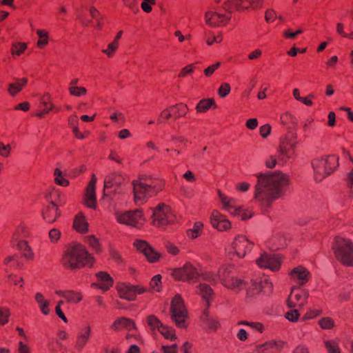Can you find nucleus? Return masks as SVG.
<instances>
[{"label":"nucleus","mask_w":353,"mask_h":353,"mask_svg":"<svg viewBox=\"0 0 353 353\" xmlns=\"http://www.w3.org/2000/svg\"><path fill=\"white\" fill-rule=\"evenodd\" d=\"M119 48V43H115L112 41L101 50V52L103 53L108 58H112L116 54Z\"/></svg>","instance_id":"nucleus-46"},{"label":"nucleus","mask_w":353,"mask_h":353,"mask_svg":"<svg viewBox=\"0 0 353 353\" xmlns=\"http://www.w3.org/2000/svg\"><path fill=\"white\" fill-rule=\"evenodd\" d=\"M253 199L261 208H269L281 197L290 182V176L281 171L259 172L256 174Z\"/></svg>","instance_id":"nucleus-1"},{"label":"nucleus","mask_w":353,"mask_h":353,"mask_svg":"<svg viewBox=\"0 0 353 353\" xmlns=\"http://www.w3.org/2000/svg\"><path fill=\"white\" fill-rule=\"evenodd\" d=\"M28 79L22 78L17 79L14 82L10 83L8 88V92L10 95L14 97L26 85Z\"/></svg>","instance_id":"nucleus-39"},{"label":"nucleus","mask_w":353,"mask_h":353,"mask_svg":"<svg viewBox=\"0 0 353 353\" xmlns=\"http://www.w3.org/2000/svg\"><path fill=\"white\" fill-rule=\"evenodd\" d=\"M209 219L211 226L219 232H227L232 228V223L228 216L216 209L210 212Z\"/></svg>","instance_id":"nucleus-18"},{"label":"nucleus","mask_w":353,"mask_h":353,"mask_svg":"<svg viewBox=\"0 0 353 353\" xmlns=\"http://www.w3.org/2000/svg\"><path fill=\"white\" fill-rule=\"evenodd\" d=\"M194 69L195 66L193 63L186 65L180 70L178 77L180 79H184L188 76L192 74L194 72Z\"/></svg>","instance_id":"nucleus-54"},{"label":"nucleus","mask_w":353,"mask_h":353,"mask_svg":"<svg viewBox=\"0 0 353 353\" xmlns=\"http://www.w3.org/2000/svg\"><path fill=\"white\" fill-rule=\"evenodd\" d=\"M114 214L118 223L128 226L140 228L145 221L143 212L139 210H117Z\"/></svg>","instance_id":"nucleus-8"},{"label":"nucleus","mask_w":353,"mask_h":353,"mask_svg":"<svg viewBox=\"0 0 353 353\" xmlns=\"http://www.w3.org/2000/svg\"><path fill=\"white\" fill-rule=\"evenodd\" d=\"M172 109L173 117L174 119L184 117L188 112V107L186 104L184 103H179L174 105L170 106Z\"/></svg>","instance_id":"nucleus-44"},{"label":"nucleus","mask_w":353,"mask_h":353,"mask_svg":"<svg viewBox=\"0 0 353 353\" xmlns=\"http://www.w3.org/2000/svg\"><path fill=\"white\" fill-rule=\"evenodd\" d=\"M19 251L21 252L23 256L27 260H32L34 254L28 243L26 240H20L19 242L14 243Z\"/></svg>","instance_id":"nucleus-38"},{"label":"nucleus","mask_w":353,"mask_h":353,"mask_svg":"<svg viewBox=\"0 0 353 353\" xmlns=\"http://www.w3.org/2000/svg\"><path fill=\"white\" fill-rule=\"evenodd\" d=\"M97 183V177L92 174L89 183L85 189L83 203L90 208L96 209L97 208V198L95 194V188Z\"/></svg>","instance_id":"nucleus-21"},{"label":"nucleus","mask_w":353,"mask_h":353,"mask_svg":"<svg viewBox=\"0 0 353 353\" xmlns=\"http://www.w3.org/2000/svg\"><path fill=\"white\" fill-rule=\"evenodd\" d=\"M88 226L85 216L82 212H79L74 218L73 228L79 233H85L88 231Z\"/></svg>","instance_id":"nucleus-32"},{"label":"nucleus","mask_w":353,"mask_h":353,"mask_svg":"<svg viewBox=\"0 0 353 353\" xmlns=\"http://www.w3.org/2000/svg\"><path fill=\"white\" fill-rule=\"evenodd\" d=\"M200 276L203 280L210 283H216L219 280L218 272L216 273L212 271H203L200 274Z\"/></svg>","instance_id":"nucleus-53"},{"label":"nucleus","mask_w":353,"mask_h":353,"mask_svg":"<svg viewBox=\"0 0 353 353\" xmlns=\"http://www.w3.org/2000/svg\"><path fill=\"white\" fill-rule=\"evenodd\" d=\"M218 275L221 284L229 290L239 292L245 286L244 280L236 274L234 268L231 265H221L218 270Z\"/></svg>","instance_id":"nucleus-7"},{"label":"nucleus","mask_w":353,"mask_h":353,"mask_svg":"<svg viewBox=\"0 0 353 353\" xmlns=\"http://www.w3.org/2000/svg\"><path fill=\"white\" fill-rule=\"evenodd\" d=\"M55 294L64 298L70 304H78L83 300L81 292L78 291L57 290Z\"/></svg>","instance_id":"nucleus-26"},{"label":"nucleus","mask_w":353,"mask_h":353,"mask_svg":"<svg viewBox=\"0 0 353 353\" xmlns=\"http://www.w3.org/2000/svg\"><path fill=\"white\" fill-rule=\"evenodd\" d=\"M196 294L201 296L203 301L209 305L214 297V291L212 288L206 283H200L196 286Z\"/></svg>","instance_id":"nucleus-34"},{"label":"nucleus","mask_w":353,"mask_h":353,"mask_svg":"<svg viewBox=\"0 0 353 353\" xmlns=\"http://www.w3.org/2000/svg\"><path fill=\"white\" fill-rule=\"evenodd\" d=\"M10 315V310L8 307H0V325H4L8 322Z\"/></svg>","instance_id":"nucleus-59"},{"label":"nucleus","mask_w":353,"mask_h":353,"mask_svg":"<svg viewBox=\"0 0 353 353\" xmlns=\"http://www.w3.org/2000/svg\"><path fill=\"white\" fill-rule=\"evenodd\" d=\"M273 285L268 278H263L259 282L252 281V285L246 292V301H251L253 297L261 292L265 294H270Z\"/></svg>","instance_id":"nucleus-17"},{"label":"nucleus","mask_w":353,"mask_h":353,"mask_svg":"<svg viewBox=\"0 0 353 353\" xmlns=\"http://www.w3.org/2000/svg\"><path fill=\"white\" fill-rule=\"evenodd\" d=\"M332 250L336 259L342 265L353 268V242L351 240L336 236Z\"/></svg>","instance_id":"nucleus-6"},{"label":"nucleus","mask_w":353,"mask_h":353,"mask_svg":"<svg viewBox=\"0 0 353 353\" xmlns=\"http://www.w3.org/2000/svg\"><path fill=\"white\" fill-rule=\"evenodd\" d=\"M202 320L210 332H216L221 326L218 319L209 316L206 313L202 316Z\"/></svg>","instance_id":"nucleus-41"},{"label":"nucleus","mask_w":353,"mask_h":353,"mask_svg":"<svg viewBox=\"0 0 353 353\" xmlns=\"http://www.w3.org/2000/svg\"><path fill=\"white\" fill-rule=\"evenodd\" d=\"M205 22L210 27L225 26L230 19V12L223 14L214 9H210L205 13Z\"/></svg>","instance_id":"nucleus-19"},{"label":"nucleus","mask_w":353,"mask_h":353,"mask_svg":"<svg viewBox=\"0 0 353 353\" xmlns=\"http://www.w3.org/2000/svg\"><path fill=\"white\" fill-rule=\"evenodd\" d=\"M167 252L172 256H177L180 253L179 248L171 241H168L165 244Z\"/></svg>","instance_id":"nucleus-58"},{"label":"nucleus","mask_w":353,"mask_h":353,"mask_svg":"<svg viewBox=\"0 0 353 353\" xmlns=\"http://www.w3.org/2000/svg\"><path fill=\"white\" fill-rule=\"evenodd\" d=\"M68 92L70 95L76 97H80L87 94V89L82 86L68 88Z\"/></svg>","instance_id":"nucleus-55"},{"label":"nucleus","mask_w":353,"mask_h":353,"mask_svg":"<svg viewBox=\"0 0 353 353\" xmlns=\"http://www.w3.org/2000/svg\"><path fill=\"white\" fill-rule=\"evenodd\" d=\"M298 309L299 308H294V310L286 312L285 314V318L291 322H296L300 316Z\"/></svg>","instance_id":"nucleus-64"},{"label":"nucleus","mask_w":353,"mask_h":353,"mask_svg":"<svg viewBox=\"0 0 353 353\" xmlns=\"http://www.w3.org/2000/svg\"><path fill=\"white\" fill-rule=\"evenodd\" d=\"M288 274L291 281L297 283L300 285L305 284L310 278L309 270L302 265L294 268L289 272Z\"/></svg>","instance_id":"nucleus-22"},{"label":"nucleus","mask_w":353,"mask_h":353,"mask_svg":"<svg viewBox=\"0 0 353 353\" xmlns=\"http://www.w3.org/2000/svg\"><path fill=\"white\" fill-rule=\"evenodd\" d=\"M251 188V184L245 181H241L236 183L235 190L239 193L248 192Z\"/></svg>","instance_id":"nucleus-56"},{"label":"nucleus","mask_w":353,"mask_h":353,"mask_svg":"<svg viewBox=\"0 0 353 353\" xmlns=\"http://www.w3.org/2000/svg\"><path fill=\"white\" fill-rule=\"evenodd\" d=\"M313 179L315 182L321 183L331 172V161L330 156L315 159L312 162Z\"/></svg>","instance_id":"nucleus-13"},{"label":"nucleus","mask_w":353,"mask_h":353,"mask_svg":"<svg viewBox=\"0 0 353 353\" xmlns=\"http://www.w3.org/2000/svg\"><path fill=\"white\" fill-rule=\"evenodd\" d=\"M284 346L281 341H270L256 347L258 353H274L280 351Z\"/></svg>","instance_id":"nucleus-28"},{"label":"nucleus","mask_w":353,"mask_h":353,"mask_svg":"<svg viewBox=\"0 0 353 353\" xmlns=\"http://www.w3.org/2000/svg\"><path fill=\"white\" fill-rule=\"evenodd\" d=\"M12 148L10 144H5L0 141V156L3 158H8L11 152Z\"/></svg>","instance_id":"nucleus-63"},{"label":"nucleus","mask_w":353,"mask_h":353,"mask_svg":"<svg viewBox=\"0 0 353 353\" xmlns=\"http://www.w3.org/2000/svg\"><path fill=\"white\" fill-rule=\"evenodd\" d=\"M134 199L137 204H143L164 188V181L148 176L139 177L132 181Z\"/></svg>","instance_id":"nucleus-3"},{"label":"nucleus","mask_w":353,"mask_h":353,"mask_svg":"<svg viewBox=\"0 0 353 353\" xmlns=\"http://www.w3.org/2000/svg\"><path fill=\"white\" fill-rule=\"evenodd\" d=\"M231 90L230 85L227 83L224 82L222 83L220 85V87L218 89V94L221 98H225L226 96H228Z\"/></svg>","instance_id":"nucleus-61"},{"label":"nucleus","mask_w":353,"mask_h":353,"mask_svg":"<svg viewBox=\"0 0 353 353\" xmlns=\"http://www.w3.org/2000/svg\"><path fill=\"white\" fill-rule=\"evenodd\" d=\"M123 181L124 179L123 176L118 173L114 172L108 175L104 180V194H105L108 189L113 187L114 185H120Z\"/></svg>","instance_id":"nucleus-36"},{"label":"nucleus","mask_w":353,"mask_h":353,"mask_svg":"<svg viewBox=\"0 0 353 353\" xmlns=\"http://www.w3.org/2000/svg\"><path fill=\"white\" fill-rule=\"evenodd\" d=\"M41 102L44 107L45 113H48L54 108V105L51 101V95L48 92L43 94L41 98Z\"/></svg>","instance_id":"nucleus-52"},{"label":"nucleus","mask_w":353,"mask_h":353,"mask_svg":"<svg viewBox=\"0 0 353 353\" xmlns=\"http://www.w3.org/2000/svg\"><path fill=\"white\" fill-rule=\"evenodd\" d=\"M37 40V48L40 50L45 49L50 43L51 36L50 32L45 28H37L35 30Z\"/></svg>","instance_id":"nucleus-30"},{"label":"nucleus","mask_w":353,"mask_h":353,"mask_svg":"<svg viewBox=\"0 0 353 353\" xmlns=\"http://www.w3.org/2000/svg\"><path fill=\"white\" fill-rule=\"evenodd\" d=\"M256 263L261 268L270 269L276 272L281 268V259L279 256L264 252L256 259Z\"/></svg>","instance_id":"nucleus-20"},{"label":"nucleus","mask_w":353,"mask_h":353,"mask_svg":"<svg viewBox=\"0 0 353 353\" xmlns=\"http://www.w3.org/2000/svg\"><path fill=\"white\" fill-rule=\"evenodd\" d=\"M79 118L76 114H71L68 117V125L72 129L73 134L78 139H83L90 134L88 131L81 132L79 129Z\"/></svg>","instance_id":"nucleus-31"},{"label":"nucleus","mask_w":353,"mask_h":353,"mask_svg":"<svg viewBox=\"0 0 353 353\" xmlns=\"http://www.w3.org/2000/svg\"><path fill=\"white\" fill-rule=\"evenodd\" d=\"M204 230V223L202 221H198L193 223L192 228L186 230V236L188 239L192 241L200 237Z\"/></svg>","instance_id":"nucleus-35"},{"label":"nucleus","mask_w":353,"mask_h":353,"mask_svg":"<svg viewBox=\"0 0 353 353\" xmlns=\"http://www.w3.org/2000/svg\"><path fill=\"white\" fill-rule=\"evenodd\" d=\"M28 48V43L25 42L12 43L10 48V53L13 57L21 56Z\"/></svg>","instance_id":"nucleus-42"},{"label":"nucleus","mask_w":353,"mask_h":353,"mask_svg":"<svg viewBox=\"0 0 353 353\" xmlns=\"http://www.w3.org/2000/svg\"><path fill=\"white\" fill-rule=\"evenodd\" d=\"M211 108H216V104L213 98L202 99L198 102L195 107L198 113H205Z\"/></svg>","instance_id":"nucleus-37"},{"label":"nucleus","mask_w":353,"mask_h":353,"mask_svg":"<svg viewBox=\"0 0 353 353\" xmlns=\"http://www.w3.org/2000/svg\"><path fill=\"white\" fill-rule=\"evenodd\" d=\"M135 327L134 321L125 317L117 319L110 326V328L114 331H119L123 328H126L128 330H132L135 329Z\"/></svg>","instance_id":"nucleus-33"},{"label":"nucleus","mask_w":353,"mask_h":353,"mask_svg":"<svg viewBox=\"0 0 353 353\" xmlns=\"http://www.w3.org/2000/svg\"><path fill=\"white\" fill-rule=\"evenodd\" d=\"M298 145V135L294 131H289L280 139L279 145L277 148L279 165H284L296 158V148Z\"/></svg>","instance_id":"nucleus-4"},{"label":"nucleus","mask_w":353,"mask_h":353,"mask_svg":"<svg viewBox=\"0 0 353 353\" xmlns=\"http://www.w3.org/2000/svg\"><path fill=\"white\" fill-rule=\"evenodd\" d=\"M156 4V0H143L140 6L142 10L150 13L152 10V6Z\"/></svg>","instance_id":"nucleus-62"},{"label":"nucleus","mask_w":353,"mask_h":353,"mask_svg":"<svg viewBox=\"0 0 353 353\" xmlns=\"http://www.w3.org/2000/svg\"><path fill=\"white\" fill-rule=\"evenodd\" d=\"M133 245L139 252L144 255L149 263H157L162 257V254L152 247L146 241L136 239Z\"/></svg>","instance_id":"nucleus-15"},{"label":"nucleus","mask_w":353,"mask_h":353,"mask_svg":"<svg viewBox=\"0 0 353 353\" xmlns=\"http://www.w3.org/2000/svg\"><path fill=\"white\" fill-rule=\"evenodd\" d=\"M171 276L175 281L190 282L200 277V273L190 262H186L182 267L174 268L171 271Z\"/></svg>","instance_id":"nucleus-12"},{"label":"nucleus","mask_w":353,"mask_h":353,"mask_svg":"<svg viewBox=\"0 0 353 353\" xmlns=\"http://www.w3.org/2000/svg\"><path fill=\"white\" fill-rule=\"evenodd\" d=\"M173 117L172 109L170 107L164 109L159 114V118L158 119V123H162L170 118Z\"/></svg>","instance_id":"nucleus-60"},{"label":"nucleus","mask_w":353,"mask_h":353,"mask_svg":"<svg viewBox=\"0 0 353 353\" xmlns=\"http://www.w3.org/2000/svg\"><path fill=\"white\" fill-rule=\"evenodd\" d=\"M28 235V229L24 223L18 225L12 236V241L13 243L19 242L20 240H24Z\"/></svg>","instance_id":"nucleus-40"},{"label":"nucleus","mask_w":353,"mask_h":353,"mask_svg":"<svg viewBox=\"0 0 353 353\" xmlns=\"http://www.w3.org/2000/svg\"><path fill=\"white\" fill-rule=\"evenodd\" d=\"M252 245L253 243L245 236L237 235L227 250L228 256L243 259L252 250Z\"/></svg>","instance_id":"nucleus-11"},{"label":"nucleus","mask_w":353,"mask_h":353,"mask_svg":"<svg viewBox=\"0 0 353 353\" xmlns=\"http://www.w3.org/2000/svg\"><path fill=\"white\" fill-rule=\"evenodd\" d=\"M61 232L58 228H52L48 232V238L49 242L52 245H57L59 243L61 239Z\"/></svg>","instance_id":"nucleus-47"},{"label":"nucleus","mask_w":353,"mask_h":353,"mask_svg":"<svg viewBox=\"0 0 353 353\" xmlns=\"http://www.w3.org/2000/svg\"><path fill=\"white\" fill-rule=\"evenodd\" d=\"M85 242L96 252L100 250V244L99 240L93 235H89L85 237Z\"/></svg>","instance_id":"nucleus-57"},{"label":"nucleus","mask_w":353,"mask_h":353,"mask_svg":"<svg viewBox=\"0 0 353 353\" xmlns=\"http://www.w3.org/2000/svg\"><path fill=\"white\" fill-rule=\"evenodd\" d=\"M146 322L150 328L152 330H158L161 327L163 323L154 315H149L146 318Z\"/></svg>","instance_id":"nucleus-50"},{"label":"nucleus","mask_w":353,"mask_h":353,"mask_svg":"<svg viewBox=\"0 0 353 353\" xmlns=\"http://www.w3.org/2000/svg\"><path fill=\"white\" fill-rule=\"evenodd\" d=\"M60 214L61 212L59 208L54 202L46 206L42 212L43 219L49 223H52L56 221Z\"/></svg>","instance_id":"nucleus-27"},{"label":"nucleus","mask_w":353,"mask_h":353,"mask_svg":"<svg viewBox=\"0 0 353 353\" xmlns=\"http://www.w3.org/2000/svg\"><path fill=\"white\" fill-rule=\"evenodd\" d=\"M94 258L81 244L72 243L67 245L63 252L61 263L67 270H77L84 267H90Z\"/></svg>","instance_id":"nucleus-2"},{"label":"nucleus","mask_w":353,"mask_h":353,"mask_svg":"<svg viewBox=\"0 0 353 353\" xmlns=\"http://www.w3.org/2000/svg\"><path fill=\"white\" fill-rule=\"evenodd\" d=\"M117 290L120 298L129 301L135 300L137 295L145 292V289L141 285H133L126 283L117 284Z\"/></svg>","instance_id":"nucleus-16"},{"label":"nucleus","mask_w":353,"mask_h":353,"mask_svg":"<svg viewBox=\"0 0 353 353\" xmlns=\"http://www.w3.org/2000/svg\"><path fill=\"white\" fill-rule=\"evenodd\" d=\"M159 332L165 339L170 341H175L176 339L174 330L167 325H163L159 330Z\"/></svg>","instance_id":"nucleus-49"},{"label":"nucleus","mask_w":353,"mask_h":353,"mask_svg":"<svg viewBox=\"0 0 353 353\" xmlns=\"http://www.w3.org/2000/svg\"><path fill=\"white\" fill-rule=\"evenodd\" d=\"M254 7V0H227L223 5V10L232 12L233 10L243 11Z\"/></svg>","instance_id":"nucleus-23"},{"label":"nucleus","mask_w":353,"mask_h":353,"mask_svg":"<svg viewBox=\"0 0 353 353\" xmlns=\"http://www.w3.org/2000/svg\"><path fill=\"white\" fill-rule=\"evenodd\" d=\"M218 196L223 210L230 215L237 217L241 221H246L253 216L254 212L251 207L244 205H237L236 199L225 193L218 191Z\"/></svg>","instance_id":"nucleus-5"},{"label":"nucleus","mask_w":353,"mask_h":353,"mask_svg":"<svg viewBox=\"0 0 353 353\" xmlns=\"http://www.w3.org/2000/svg\"><path fill=\"white\" fill-rule=\"evenodd\" d=\"M54 183L61 186L67 187L69 185L70 182L68 179H66L63 173V172L59 168H56L54 170Z\"/></svg>","instance_id":"nucleus-45"},{"label":"nucleus","mask_w":353,"mask_h":353,"mask_svg":"<svg viewBox=\"0 0 353 353\" xmlns=\"http://www.w3.org/2000/svg\"><path fill=\"white\" fill-rule=\"evenodd\" d=\"M271 241L275 249H279L285 245V239L281 232H276L271 238Z\"/></svg>","instance_id":"nucleus-48"},{"label":"nucleus","mask_w":353,"mask_h":353,"mask_svg":"<svg viewBox=\"0 0 353 353\" xmlns=\"http://www.w3.org/2000/svg\"><path fill=\"white\" fill-rule=\"evenodd\" d=\"M170 314L172 319L179 327H185V320L188 318V310L180 294H176L170 303Z\"/></svg>","instance_id":"nucleus-9"},{"label":"nucleus","mask_w":353,"mask_h":353,"mask_svg":"<svg viewBox=\"0 0 353 353\" xmlns=\"http://www.w3.org/2000/svg\"><path fill=\"white\" fill-rule=\"evenodd\" d=\"M97 277L98 282L92 283V287L99 288L103 292L108 290L112 287L113 284L112 279L106 272H99Z\"/></svg>","instance_id":"nucleus-29"},{"label":"nucleus","mask_w":353,"mask_h":353,"mask_svg":"<svg viewBox=\"0 0 353 353\" xmlns=\"http://www.w3.org/2000/svg\"><path fill=\"white\" fill-rule=\"evenodd\" d=\"M281 123L288 128L296 125L298 120L296 117L290 112H283L280 117Z\"/></svg>","instance_id":"nucleus-43"},{"label":"nucleus","mask_w":353,"mask_h":353,"mask_svg":"<svg viewBox=\"0 0 353 353\" xmlns=\"http://www.w3.org/2000/svg\"><path fill=\"white\" fill-rule=\"evenodd\" d=\"M150 289L152 292H159L162 289L161 276L157 274L150 282Z\"/></svg>","instance_id":"nucleus-51"},{"label":"nucleus","mask_w":353,"mask_h":353,"mask_svg":"<svg viewBox=\"0 0 353 353\" xmlns=\"http://www.w3.org/2000/svg\"><path fill=\"white\" fill-rule=\"evenodd\" d=\"M309 294L300 287L294 286L287 300V305L290 308H301L307 303Z\"/></svg>","instance_id":"nucleus-14"},{"label":"nucleus","mask_w":353,"mask_h":353,"mask_svg":"<svg viewBox=\"0 0 353 353\" xmlns=\"http://www.w3.org/2000/svg\"><path fill=\"white\" fill-rule=\"evenodd\" d=\"M34 299L39 311L43 315L48 316L51 313V302L43 293L36 292Z\"/></svg>","instance_id":"nucleus-25"},{"label":"nucleus","mask_w":353,"mask_h":353,"mask_svg":"<svg viewBox=\"0 0 353 353\" xmlns=\"http://www.w3.org/2000/svg\"><path fill=\"white\" fill-rule=\"evenodd\" d=\"M92 336V327L90 324L83 325L77 332L75 342V347L78 350H83Z\"/></svg>","instance_id":"nucleus-24"},{"label":"nucleus","mask_w":353,"mask_h":353,"mask_svg":"<svg viewBox=\"0 0 353 353\" xmlns=\"http://www.w3.org/2000/svg\"><path fill=\"white\" fill-rule=\"evenodd\" d=\"M151 224L157 228L165 227L173 222V215L170 208L164 204L159 203L156 207L151 208Z\"/></svg>","instance_id":"nucleus-10"}]
</instances>
